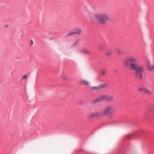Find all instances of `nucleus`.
<instances>
[{
    "label": "nucleus",
    "instance_id": "1",
    "mask_svg": "<svg viewBox=\"0 0 154 154\" xmlns=\"http://www.w3.org/2000/svg\"><path fill=\"white\" fill-rule=\"evenodd\" d=\"M138 59L133 56H129L125 57L122 60V64L126 68H130L131 69L136 71L135 76L140 79H142V72H143V66L137 65Z\"/></svg>",
    "mask_w": 154,
    "mask_h": 154
},
{
    "label": "nucleus",
    "instance_id": "2",
    "mask_svg": "<svg viewBox=\"0 0 154 154\" xmlns=\"http://www.w3.org/2000/svg\"><path fill=\"white\" fill-rule=\"evenodd\" d=\"M86 15V17L93 23L97 21L101 24H105L109 20L108 14L105 13L88 11Z\"/></svg>",
    "mask_w": 154,
    "mask_h": 154
},
{
    "label": "nucleus",
    "instance_id": "3",
    "mask_svg": "<svg viewBox=\"0 0 154 154\" xmlns=\"http://www.w3.org/2000/svg\"><path fill=\"white\" fill-rule=\"evenodd\" d=\"M115 111V107L112 105L106 106L104 109L103 113L104 115H108L113 114Z\"/></svg>",
    "mask_w": 154,
    "mask_h": 154
},
{
    "label": "nucleus",
    "instance_id": "4",
    "mask_svg": "<svg viewBox=\"0 0 154 154\" xmlns=\"http://www.w3.org/2000/svg\"><path fill=\"white\" fill-rule=\"evenodd\" d=\"M113 97L112 96L104 95L101 96L97 99V101H104L107 102H110L113 100Z\"/></svg>",
    "mask_w": 154,
    "mask_h": 154
},
{
    "label": "nucleus",
    "instance_id": "5",
    "mask_svg": "<svg viewBox=\"0 0 154 154\" xmlns=\"http://www.w3.org/2000/svg\"><path fill=\"white\" fill-rule=\"evenodd\" d=\"M100 114L98 112L94 113H88L87 115V117L89 119H91L94 118H97L100 116Z\"/></svg>",
    "mask_w": 154,
    "mask_h": 154
},
{
    "label": "nucleus",
    "instance_id": "6",
    "mask_svg": "<svg viewBox=\"0 0 154 154\" xmlns=\"http://www.w3.org/2000/svg\"><path fill=\"white\" fill-rule=\"evenodd\" d=\"M138 90L141 92H144L148 95H150L152 94V92L149 90L144 87H140Z\"/></svg>",
    "mask_w": 154,
    "mask_h": 154
},
{
    "label": "nucleus",
    "instance_id": "7",
    "mask_svg": "<svg viewBox=\"0 0 154 154\" xmlns=\"http://www.w3.org/2000/svg\"><path fill=\"white\" fill-rule=\"evenodd\" d=\"M107 85L106 84H103L99 85L97 86L93 87L92 88L93 89H95L96 90H100L101 89L103 88L106 87Z\"/></svg>",
    "mask_w": 154,
    "mask_h": 154
},
{
    "label": "nucleus",
    "instance_id": "8",
    "mask_svg": "<svg viewBox=\"0 0 154 154\" xmlns=\"http://www.w3.org/2000/svg\"><path fill=\"white\" fill-rule=\"evenodd\" d=\"M80 51L82 53L88 55H90L92 54L91 52L90 51L86 49H82Z\"/></svg>",
    "mask_w": 154,
    "mask_h": 154
},
{
    "label": "nucleus",
    "instance_id": "9",
    "mask_svg": "<svg viewBox=\"0 0 154 154\" xmlns=\"http://www.w3.org/2000/svg\"><path fill=\"white\" fill-rule=\"evenodd\" d=\"M148 69L149 71L154 72V66L153 65L151 64L149 61L148 63Z\"/></svg>",
    "mask_w": 154,
    "mask_h": 154
},
{
    "label": "nucleus",
    "instance_id": "10",
    "mask_svg": "<svg viewBox=\"0 0 154 154\" xmlns=\"http://www.w3.org/2000/svg\"><path fill=\"white\" fill-rule=\"evenodd\" d=\"M75 34H77L78 35H79L81 34L82 33V30L79 28H76L74 29Z\"/></svg>",
    "mask_w": 154,
    "mask_h": 154
},
{
    "label": "nucleus",
    "instance_id": "11",
    "mask_svg": "<svg viewBox=\"0 0 154 154\" xmlns=\"http://www.w3.org/2000/svg\"><path fill=\"white\" fill-rule=\"evenodd\" d=\"M61 77L62 79L63 80H66L68 78L66 75L64 73H63L61 74Z\"/></svg>",
    "mask_w": 154,
    "mask_h": 154
},
{
    "label": "nucleus",
    "instance_id": "12",
    "mask_svg": "<svg viewBox=\"0 0 154 154\" xmlns=\"http://www.w3.org/2000/svg\"><path fill=\"white\" fill-rule=\"evenodd\" d=\"M112 50H108L106 51V55L107 56H110L112 55Z\"/></svg>",
    "mask_w": 154,
    "mask_h": 154
},
{
    "label": "nucleus",
    "instance_id": "13",
    "mask_svg": "<svg viewBox=\"0 0 154 154\" xmlns=\"http://www.w3.org/2000/svg\"><path fill=\"white\" fill-rule=\"evenodd\" d=\"M79 42V40L78 39H76L73 43L72 44V47H73L75 46H76L78 44V43Z\"/></svg>",
    "mask_w": 154,
    "mask_h": 154
},
{
    "label": "nucleus",
    "instance_id": "14",
    "mask_svg": "<svg viewBox=\"0 0 154 154\" xmlns=\"http://www.w3.org/2000/svg\"><path fill=\"white\" fill-rule=\"evenodd\" d=\"M99 49L101 51H103L106 50L105 47L103 45H100L99 47Z\"/></svg>",
    "mask_w": 154,
    "mask_h": 154
},
{
    "label": "nucleus",
    "instance_id": "15",
    "mask_svg": "<svg viewBox=\"0 0 154 154\" xmlns=\"http://www.w3.org/2000/svg\"><path fill=\"white\" fill-rule=\"evenodd\" d=\"M81 82L86 85H89L88 82L85 80H82Z\"/></svg>",
    "mask_w": 154,
    "mask_h": 154
},
{
    "label": "nucleus",
    "instance_id": "16",
    "mask_svg": "<svg viewBox=\"0 0 154 154\" xmlns=\"http://www.w3.org/2000/svg\"><path fill=\"white\" fill-rule=\"evenodd\" d=\"M105 74V71L104 70H102L101 72V75H104Z\"/></svg>",
    "mask_w": 154,
    "mask_h": 154
},
{
    "label": "nucleus",
    "instance_id": "17",
    "mask_svg": "<svg viewBox=\"0 0 154 154\" xmlns=\"http://www.w3.org/2000/svg\"><path fill=\"white\" fill-rule=\"evenodd\" d=\"M74 34H75V32H71L69 33H68V34L67 35V36H70V35H73Z\"/></svg>",
    "mask_w": 154,
    "mask_h": 154
},
{
    "label": "nucleus",
    "instance_id": "18",
    "mask_svg": "<svg viewBox=\"0 0 154 154\" xmlns=\"http://www.w3.org/2000/svg\"><path fill=\"white\" fill-rule=\"evenodd\" d=\"M117 53H118L119 54H120L122 53V51L119 49L117 50Z\"/></svg>",
    "mask_w": 154,
    "mask_h": 154
},
{
    "label": "nucleus",
    "instance_id": "19",
    "mask_svg": "<svg viewBox=\"0 0 154 154\" xmlns=\"http://www.w3.org/2000/svg\"><path fill=\"white\" fill-rule=\"evenodd\" d=\"M126 137L127 138L130 139L131 137V136L130 134H128L126 135Z\"/></svg>",
    "mask_w": 154,
    "mask_h": 154
},
{
    "label": "nucleus",
    "instance_id": "20",
    "mask_svg": "<svg viewBox=\"0 0 154 154\" xmlns=\"http://www.w3.org/2000/svg\"><path fill=\"white\" fill-rule=\"evenodd\" d=\"M27 77V75H25L24 76H23V79H25Z\"/></svg>",
    "mask_w": 154,
    "mask_h": 154
},
{
    "label": "nucleus",
    "instance_id": "21",
    "mask_svg": "<svg viewBox=\"0 0 154 154\" xmlns=\"http://www.w3.org/2000/svg\"><path fill=\"white\" fill-rule=\"evenodd\" d=\"M33 44V42L32 40H31V45H32Z\"/></svg>",
    "mask_w": 154,
    "mask_h": 154
},
{
    "label": "nucleus",
    "instance_id": "22",
    "mask_svg": "<svg viewBox=\"0 0 154 154\" xmlns=\"http://www.w3.org/2000/svg\"><path fill=\"white\" fill-rule=\"evenodd\" d=\"M148 154H151V153H149Z\"/></svg>",
    "mask_w": 154,
    "mask_h": 154
}]
</instances>
